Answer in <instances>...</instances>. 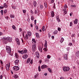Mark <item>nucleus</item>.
<instances>
[{
    "mask_svg": "<svg viewBox=\"0 0 79 79\" xmlns=\"http://www.w3.org/2000/svg\"><path fill=\"white\" fill-rule=\"evenodd\" d=\"M72 7H76V5H72Z\"/></svg>",
    "mask_w": 79,
    "mask_h": 79,
    "instance_id": "e2e57ef3",
    "label": "nucleus"
},
{
    "mask_svg": "<svg viewBox=\"0 0 79 79\" xmlns=\"http://www.w3.org/2000/svg\"><path fill=\"white\" fill-rule=\"evenodd\" d=\"M51 16L52 17H54V16H55V14H54V12L53 11L52 12Z\"/></svg>",
    "mask_w": 79,
    "mask_h": 79,
    "instance_id": "6ab92c4d",
    "label": "nucleus"
},
{
    "mask_svg": "<svg viewBox=\"0 0 79 79\" xmlns=\"http://www.w3.org/2000/svg\"><path fill=\"white\" fill-rule=\"evenodd\" d=\"M5 41L7 40V41H9V42H12V38L8 37L6 39L5 38Z\"/></svg>",
    "mask_w": 79,
    "mask_h": 79,
    "instance_id": "423d86ee",
    "label": "nucleus"
},
{
    "mask_svg": "<svg viewBox=\"0 0 79 79\" xmlns=\"http://www.w3.org/2000/svg\"><path fill=\"white\" fill-rule=\"evenodd\" d=\"M47 65L44 64L41 66V69H45V68H47Z\"/></svg>",
    "mask_w": 79,
    "mask_h": 79,
    "instance_id": "6e6552de",
    "label": "nucleus"
},
{
    "mask_svg": "<svg viewBox=\"0 0 79 79\" xmlns=\"http://www.w3.org/2000/svg\"><path fill=\"white\" fill-rule=\"evenodd\" d=\"M3 6L4 7V8H6L7 7V5L6 4V3H4V6Z\"/></svg>",
    "mask_w": 79,
    "mask_h": 79,
    "instance_id": "4be33fe9",
    "label": "nucleus"
},
{
    "mask_svg": "<svg viewBox=\"0 0 79 79\" xmlns=\"http://www.w3.org/2000/svg\"><path fill=\"white\" fill-rule=\"evenodd\" d=\"M31 20L32 21L33 20H34V16H32L31 17Z\"/></svg>",
    "mask_w": 79,
    "mask_h": 79,
    "instance_id": "c03bdc74",
    "label": "nucleus"
},
{
    "mask_svg": "<svg viewBox=\"0 0 79 79\" xmlns=\"http://www.w3.org/2000/svg\"><path fill=\"white\" fill-rule=\"evenodd\" d=\"M37 21V20H34V23H35V25L36 24V22Z\"/></svg>",
    "mask_w": 79,
    "mask_h": 79,
    "instance_id": "4d7b16f0",
    "label": "nucleus"
},
{
    "mask_svg": "<svg viewBox=\"0 0 79 79\" xmlns=\"http://www.w3.org/2000/svg\"><path fill=\"white\" fill-rule=\"evenodd\" d=\"M37 10H35L34 11V13L35 14H37Z\"/></svg>",
    "mask_w": 79,
    "mask_h": 79,
    "instance_id": "09e8293b",
    "label": "nucleus"
},
{
    "mask_svg": "<svg viewBox=\"0 0 79 79\" xmlns=\"http://www.w3.org/2000/svg\"><path fill=\"white\" fill-rule=\"evenodd\" d=\"M25 38L26 39H28V35H27V34H26L25 36Z\"/></svg>",
    "mask_w": 79,
    "mask_h": 79,
    "instance_id": "f704fd0d",
    "label": "nucleus"
},
{
    "mask_svg": "<svg viewBox=\"0 0 79 79\" xmlns=\"http://www.w3.org/2000/svg\"><path fill=\"white\" fill-rule=\"evenodd\" d=\"M19 30H20V32H21V31H22V29H21V28H19Z\"/></svg>",
    "mask_w": 79,
    "mask_h": 79,
    "instance_id": "680f3d73",
    "label": "nucleus"
},
{
    "mask_svg": "<svg viewBox=\"0 0 79 79\" xmlns=\"http://www.w3.org/2000/svg\"><path fill=\"white\" fill-rule=\"evenodd\" d=\"M10 17L11 18H14V15H10Z\"/></svg>",
    "mask_w": 79,
    "mask_h": 79,
    "instance_id": "864d4df0",
    "label": "nucleus"
},
{
    "mask_svg": "<svg viewBox=\"0 0 79 79\" xmlns=\"http://www.w3.org/2000/svg\"><path fill=\"white\" fill-rule=\"evenodd\" d=\"M72 37H74V34H72Z\"/></svg>",
    "mask_w": 79,
    "mask_h": 79,
    "instance_id": "69168bd1",
    "label": "nucleus"
},
{
    "mask_svg": "<svg viewBox=\"0 0 79 79\" xmlns=\"http://www.w3.org/2000/svg\"><path fill=\"white\" fill-rule=\"evenodd\" d=\"M48 71L50 72V73H52V70L50 68H48Z\"/></svg>",
    "mask_w": 79,
    "mask_h": 79,
    "instance_id": "a878e982",
    "label": "nucleus"
},
{
    "mask_svg": "<svg viewBox=\"0 0 79 79\" xmlns=\"http://www.w3.org/2000/svg\"><path fill=\"white\" fill-rule=\"evenodd\" d=\"M30 12H31V14H32V15H33V14H34V12H33V11L32 10H31Z\"/></svg>",
    "mask_w": 79,
    "mask_h": 79,
    "instance_id": "3c124183",
    "label": "nucleus"
},
{
    "mask_svg": "<svg viewBox=\"0 0 79 79\" xmlns=\"http://www.w3.org/2000/svg\"><path fill=\"white\" fill-rule=\"evenodd\" d=\"M19 62V60H16L15 61V64H18Z\"/></svg>",
    "mask_w": 79,
    "mask_h": 79,
    "instance_id": "b1692460",
    "label": "nucleus"
},
{
    "mask_svg": "<svg viewBox=\"0 0 79 79\" xmlns=\"http://www.w3.org/2000/svg\"><path fill=\"white\" fill-rule=\"evenodd\" d=\"M63 69L64 72H67L70 69L69 67H63Z\"/></svg>",
    "mask_w": 79,
    "mask_h": 79,
    "instance_id": "7ed1b4c3",
    "label": "nucleus"
},
{
    "mask_svg": "<svg viewBox=\"0 0 79 79\" xmlns=\"http://www.w3.org/2000/svg\"><path fill=\"white\" fill-rule=\"evenodd\" d=\"M1 13L2 15H3V10H1Z\"/></svg>",
    "mask_w": 79,
    "mask_h": 79,
    "instance_id": "e433bc0d",
    "label": "nucleus"
},
{
    "mask_svg": "<svg viewBox=\"0 0 79 79\" xmlns=\"http://www.w3.org/2000/svg\"><path fill=\"white\" fill-rule=\"evenodd\" d=\"M6 51L8 53H11V48L8 46H6Z\"/></svg>",
    "mask_w": 79,
    "mask_h": 79,
    "instance_id": "f03ea898",
    "label": "nucleus"
},
{
    "mask_svg": "<svg viewBox=\"0 0 79 79\" xmlns=\"http://www.w3.org/2000/svg\"><path fill=\"white\" fill-rule=\"evenodd\" d=\"M43 50H44V52H47V51H48V49L47 48H44Z\"/></svg>",
    "mask_w": 79,
    "mask_h": 79,
    "instance_id": "f3484780",
    "label": "nucleus"
},
{
    "mask_svg": "<svg viewBox=\"0 0 79 79\" xmlns=\"http://www.w3.org/2000/svg\"><path fill=\"white\" fill-rule=\"evenodd\" d=\"M63 58L64 60H67L68 59V56H67V54H65L64 55Z\"/></svg>",
    "mask_w": 79,
    "mask_h": 79,
    "instance_id": "9b49d317",
    "label": "nucleus"
},
{
    "mask_svg": "<svg viewBox=\"0 0 79 79\" xmlns=\"http://www.w3.org/2000/svg\"><path fill=\"white\" fill-rule=\"evenodd\" d=\"M58 30L59 31H60V30H61V28H60V27H58Z\"/></svg>",
    "mask_w": 79,
    "mask_h": 79,
    "instance_id": "5fc2aeb1",
    "label": "nucleus"
},
{
    "mask_svg": "<svg viewBox=\"0 0 79 79\" xmlns=\"http://www.w3.org/2000/svg\"><path fill=\"white\" fill-rule=\"evenodd\" d=\"M2 77H3V76L2 75L0 76V79H2Z\"/></svg>",
    "mask_w": 79,
    "mask_h": 79,
    "instance_id": "bf43d9fd",
    "label": "nucleus"
},
{
    "mask_svg": "<svg viewBox=\"0 0 79 79\" xmlns=\"http://www.w3.org/2000/svg\"><path fill=\"white\" fill-rule=\"evenodd\" d=\"M32 41L33 42H34L35 44V43H36V41H35V39H32Z\"/></svg>",
    "mask_w": 79,
    "mask_h": 79,
    "instance_id": "c756f323",
    "label": "nucleus"
},
{
    "mask_svg": "<svg viewBox=\"0 0 79 79\" xmlns=\"http://www.w3.org/2000/svg\"><path fill=\"white\" fill-rule=\"evenodd\" d=\"M32 49L33 52H35L36 50H37V47L35 44H34V45L32 46Z\"/></svg>",
    "mask_w": 79,
    "mask_h": 79,
    "instance_id": "20e7f679",
    "label": "nucleus"
},
{
    "mask_svg": "<svg viewBox=\"0 0 79 79\" xmlns=\"http://www.w3.org/2000/svg\"><path fill=\"white\" fill-rule=\"evenodd\" d=\"M16 41H17V42H19V40L18 38H16Z\"/></svg>",
    "mask_w": 79,
    "mask_h": 79,
    "instance_id": "37998d69",
    "label": "nucleus"
},
{
    "mask_svg": "<svg viewBox=\"0 0 79 79\" xmlns=\"http://www.w3.org/2000/svg\"><path fill=\"white\" fill-rule=\"evenodd\" d=\"M40 6L41 10H43V8H44V6L42 5H40Z\"/></svg>",
    "mask_w": 79,
    "mask_h": 79,
    "instance_id": "393cba45",
    "label": "nucleus"
},
{
    "mask_svg": "<svg viewBox=\"0 0 79 79\" xmlns=\"http://www.w3.org/2000/svg\"><path fill=\"white\" fill-rule=\"evenodd\" d=\"M35 54L37 58H39V57L40 56V54H39V52H35Z\"/></svg>",
    "mask_w": 79,
    "mask_h": 79,
    "instance_id": "1a4fd4ad",
    "label": "nucleus"
},
{
    "mask_svg": "<svg viewBox=\"0 0 79 79\" xmlns=\"http://www.w3.org/2000/svg\"><path fill=\"white\" fill-rule=\"evenodd\" d=\"M10 67V63H9L8 64H6V70L8 71L9 70V68Z\"/></svg>",
    "mask_w": 79,
    "mask_h": 79,
    "instance_id": "39448f33",
    "label": "nucleus"
},
{
    "mask_svg": "<svg viewBox=\"0 0 79 79\" xmlns=\"http://www.w3.org/2000/svg\"><path fill=\"white\" fill-rule=\"evenodd\" d=\"M32 61H33V59H31V60L30 63L32 64Z\"/></svg>",
    "mask_w": 79,
    "mask_h": 79,
    "instance_id": "8fccbe9b",
    "label": "nucleus"
},
{
    "mask_svg": "<svg viewBox=\"0 0 79 79\" xmlns=\"http://www.w3.org/2000/svg\"><path fill=\"white\" fill-rule=\"evenodd\" d=\"M45 42L44 47L45 48H47V40H45Z\"/></svg>",
    "mask_w": 79,
    "mask_h": 79,
    "instance_id": "ddd939ff",
    "label": "nucleus"
},
{
    "mask_svg": "<svg viewBox=\"0 0 79 79\" xmlns=\"http://www.w3.org/2000/svg\"><path fill=\"white\" fill-rule=\"evenodd\" d=\"M13 77H14V78H15V79H17V78H18V77H19L18 76V75L16 74H14Z\"/></svg>",
    "mask_w": 79,
    "mask_h": 79,
    "instance_id": "4468645a",
    "label": "nucleus"
},
{
    "mask_svg": "<svg viewBox=\"0 0 79 79\" xmlns=\"http://www.w3.org/2000/svg\"><path fill=\"white\" fill-rule=\"evenodd\" d=\"M60 79H64V78L63 77H61L60 78Z\"/></svg>",
    "mask_w": 79,
    "mask_h": 79,
    "instance_id": "774afa93",
    "label": "nucleus"
},
{
    "mask_svg": "<svg viewBox=\"0 0 79 79\" xmlns=\"http://www.w3.org/2000/svg\"><path fill=\"white\" fill-rule=\"evenodd\" d=\"M12 7L13 9H16V6H12Z\"/></svg>",
    "mask_w": 79,
    "mask_h": 79,
    "instance_id": "49530a36",
    "label": "nucleus"
},
{
    "mask_svg": "<svg viewBox=\"0 0 79 79\" xmlns=\"http://www.w3.org/2000/svg\"><path fill=\"white\" fill-rule=\"evenodd\" d=\"M35 35H36V37H39V33H36Z\"/></svg>",
    "mask_w": 79,
    "mask_h": 79,
    "instance_id": "bb28decb",
    "label": "nucleus"
},
{
    "mask_svg": "<svg viewBox=\"0 0 79 79\" xmlns=\"http://www.w3.org/2000/svg\"><path fill=\"white\" fill-rule=\"evenodd\" d=\"M44 30H45V27H44V26H43L42 28V31H44Z\"/></svg>",
    "mask_w": 79,
    "mask_h": 79,
    "instance_id": "72a5a7b5",
    "label": "nucleus"
},
{
    "mask_svg": "<svg viewBox=\"0 0 79 79\" xmlns=\"http://www.w3.org/2000/svg\"><path fill=\"white\" fill-rule=\"evenodd\" d=\"M44 5L45 8H47V6H48L47 4L46 3H44Z\"/></svg>",
    "mask_w": 79,
    "mask_h": 79,
    "instance_id": "7c9ffc66",
    "label": "nucleus"
},
{
    "mask_svg": "<svg viewBox=\"0 0 79 79\" xmlns=\"http://www.w3.org/2000/svg\"><path fill=\"white\" fill-rule=\"evenodd\" d=\"M56 20H57L58 22H60V19L59 18V16L57 15L56 17Z\"/></svg>",
    "mask_w": 79,
    "mask_h": 79,
    "instance_id": "2eb2a0df",
    "label": "nucleus"
},
{
    "mask_svg": "<svg viewBox=\"0 0 79 79\" xmlns=\"http://www.w3.org/2000/svg\"><path fill=\"white\" fill-rule=\"evenodd\" d=\"M38 70L40 72V71H41V69H40V66H39L38 67Z\"/></svg>",
    "mask_w": 79,
    "mask_h": 79,
    "instance_id": "473e14b6",
    "label": "nucleus"
},
{
    "mask_svg": "<svg viewBox=\"0 0 79 79\" xmlns=\"http://www.w3.org/2000/svg\"><path fill=\"white\" fill-rule=\"evenodd\" d=\"M73 26V23H72V22H71L70 23V26Z\"/></svg>",
    "mask_w": 79,
    "mask_h": 79,
    "instance_id": "ea45409f",
    "label": "nucleus"
},
{
    "mask_svg": "<svg viewBox=\"0 0 79 79\" xmlns=\"http://www.w3.org/2000/svg\"><path fill=\"white\" fill-rule=\"evenodd\" d=\"M13 70L15 71H18L19 69V68L18 66H14L13 68Z\"/></svg>",
    "mask_w": 79,
    "mask_h": 79,
    "instance_id": "0eeeda50",
    "label": "nucleus"
},
{
    "mask_svg": "<svg viewBox=\"0 0 79 79\" xmlns=\"http://www.w3.org/2000/svg\"><path fill=\"white\" fill-rule=\"evenodd\" d=\"M47 58H48V59H50V56L49 55H48L47 56Z\"/></svg>",
    "mask_w": 79,
    "mask_h": 79,
    "instance_id": "4c0bfd02",
    "label": "nucleus"
},
{
    "mask_svg": "<svg viewBox=\"0 0 79 79\" xmlns=\"http://www.w3.org/2000/svg\"><path fill=\"white\" fill-rule=\"evenodd\" d=\"M39 50L40 52H41V53H42V48H39Z\"/></svg>",
    "mask_w": 79,
    "mask_h": 79,
    "instance_id": "cd10ccee",
    "label": "nucleus"
},
{
    "mask_svg": "<svg viewBox=\"0 0 79 79\" xmlns=\"http://www.w3.org/2000/svg\"><path fill=\"white\" fill-rule=\"evenodd\" d=\"M3 8H4L3 6H0V9H3Z\"/></svg>",
    "mask_w": 79,
    "mask_h": 79,
    "instance_id": "de8ad7c7",
    "label": "nucleus"
},
{
    "mask_svg": "<svg viewBox=\"0 0 79 79\" xmlns=\"http://www.w3.org/2000/svg\"><path fill=\"white\" fill-rule=\"evenodd\" d=\"M37 76H38V75H36L35 76V77H37Z\"/></svg>",
    "mask_w": 79,
    "mask_h": 79,
    "instance_id": "338daca9",
    "label": "nucleus"
},
{
    "mask_svg": "<svg viewBox=\"0 0 79 79\" xmlns=\"http://www.w3.org/2000/svg\"><path fill=\"white\" fill-rule=\"evenodd\" d=\"M77 21L78 20L77 19H76L75 21H74V24H77Z\"/></svg>",
    "mask_w": 79,
    "mask_h": 79,
    "instance_id": "dca6fc26",
    "label": "nucleus"
},
{
    "mask_svg": "<svg viewBox=\"0 0 79 79\" xmlns=\"http://www.w3.org/2000/svg\"><path fill=\"white\" fill-rule=\"evenodd\" d=\"M15 56L17 58H18V54H17V53H15Z\"/></svg>",
    "mask_w": 79,
    "mask_h": 79,
    "instance_id": "79ce46f5",
    "label": "nucleus"
},
{
    "mask_svg": "<svg viewBox=\"0 0 79 79\" xmlns=\"http://www.w3.org/2000/svg\"><path fill=\"white\" fill-rule=\"evenodd\" d=\"M64 7L65 8H67V5H66V4H65L64 6Z\"/></svg>",
    "mask_w": 79,
    "mask_h": 79,
    "instance_id": "052dcab7",
    "label": "nucleus"
},
{
    "mask_svg": "<svg viewBox=\"0 0 79 79\" xmlns=\"http://www.w3.org/2000/svg\"><path fill=\"white\" fill-rule=\"evenodd\" d=\"M33 6L34 8H36L37 6V2L36 1H34L33 3Z\"/></svg>",
    "mask_w": 79,
    "mask_h": 79,
    "instance_id": "9d476101",
    "label": "nucleus"
},
{
    "mask_svg": "<svg viewBox=\"0 0 79 79\" xmlns=\"http://www.w3.org/2000/svg\"><path fill=\"white\" fill-rule=\"evenodd\" d=\"M50 37H51V35H50V33H48V37H49V38H50Z\"/></svg>",
    "mask_w": 79,
    "mask_h": 79,
    "instance_id": "603ef678",
    "label": "nucleus"
},
{
    "mask_svg": "<svg viewBox=\"0 0 79 79\" xmlns=\"http://www.w3.org/2000/svg\"><path fill=\"white\" fill-rule=\"evenodd\" d=\"M6 19L8 20V16H7L6 17Z\"/></svg>",
    "mask_w": 79,
    "mask_h": 79,
    "instance_id": "0e129e2a",
    "label": "nucleus"
},
{
    "mask_svg": "<svg viewBox=\"0 0 79 79\" xmlns=\"http://www.w3.org/2000/svg\"><path fill=\"white\" fill-rule=\"evenodd\" d=\"M30 61H31V59L30 58H28L27 61V63H29L30 62Z\"/></svg>",
    "mask_w": 79,
    "mask_h": 79,
    "instance_id": "aec40b11",
    "label": "nucleus"
},
{
    "mask_svg": "<svg viewBox=\"0 0 79 79\" xmlns=\"http://www.w3.org/2000/svg\"><path fill=\"white\" fill-rule=\"evenodd\" d=\"M17 43L18 45H20V42H19V41L17 42Z\"/></svg>",
    "mask_w": 79,
    "mask_h": 79,
    "instance_id": "a18cd8bd",
    "label": "nucleus"
},
{
    "mask_svg": "<svg viewBox=\"0 0 79 79\" xmlns=\"http://www.w3.org/2000/svg\"><path fill=\"white\" fill-rule=\"evenodd\" d=\"M28 56V55L27 54H25L23 57V58L24 59H26L27 57Z\"/></svg>",
    "mask_w": 79,
    "mask_h": 79,
    "instance_id": "f8f14e48",
    "label": "nucleus"
},
{
    "mask_svg": "<svg viewBox=\"0 0 79 79\" xmlns=\"http://www.w3.org/2000/svg\"><path fill=\"white\" fill-rule=\"evenodd\" d=\"M23 13H26V10H23Z\"/></svg>",
    "mask_w": 79,
    "mask_h": 79,
    "instance_id": "6e6d98bb",
    "label": "nucleus"
},
{
    "mask_svg": "<svg viewBox=\"0 0 79 79\" xmlns=\"http://www.w3.org/2000/svg\"><path fill=\"white\" fill-rule=\"evenodd\" d=\"M18 52L19 53H21V54H24V53L25 54V53H26L27 52V49H25L24 50L19 51Z\"/></svg>",
    "mask_w": 79,
    "mask_h": 79,
    "instance_id": "f257e3e1",
    "label": "nucleus"
},
{
    "mask_svg": "<svg viewBox=\"0 0 79 79\" xmlns=\"http://www.w3.org/2000/svg\"><path fill=\"white\" fill-rule=\"evenodd\" d=\"M69 46H71V45L73 46V44H72L71 43H69Z\"/></svg>",
    "mask_w": 79,
    "mask_h": 79,
    "instance_id": "58836bf2",
    "label": "nucleus"
},
{
    "mask_svg": "<svg viewBox=\"0 0 79 79\" xmlns=\"http://www.w3.org/2000/svg\"><path fill=\"white\" fill-rule=\"evenodd\" d=\"M28 35L30 37V36H31V35H32V33H31V31H28Z\"/></svg>",
    "mask_w": 79,
    "mask_h": 79,
    "instance_id": "a211bd4d",
    "label": "nucleus"
},
{
    "mask_svg": "<svg viewBox=\"0 0 79 79\" xmlns=\"http://www.w3.org/2000/svg\"><path fill=\"white\" fill-rule=\"evenodd\" d=\"M57 32H58L57 30H56V31H55L54 32V34H57Z\"/></svg>",
    "mask_w": 79,
    "mask_h": 79,
    "instance_id": "2f4dec72",
    "label": "nucleus"
},
{
    "mask_svg": "<svg viewBox=\"0 0 79 79\" xmlns=\"http://www.w3.org/2000/svg\"><path fill=\"white\" fill-rule=\"evenodd\" d=\"M12 27L13 29H16V27H15V25H13Z\"/></svg>",
    "mask_w": 79,
    "mask_h": 79,
    "instance_id": "c9c22d12",
    "label": "nucleus"
},
{
    "mask_svg": "<svg viewBox=\"0 0 79 79\" xmlns=\"http://www.w3.org/2000/svg\"><path fill=\"white\" fill-rule=\"evenodd\" d=\"M63 41H64V39H63V38H61V40H60V42H61V43H63Z\"/></svg>",
    "mask_w": 79,
    "mask_h": 79,
    "instance_id": "5701e85b",
    "label": "nucleus"
},
{
    "mask_svg": "<svg viewBox=\"0 0 79 79\" xmlns=\"http://www.w3.org/2000/svg\"><path fill=\"white\" fill-rule=\"evenodd\" d=\"M63 10L64 13V14L65 15H66L67 14V10L66 9H64Z\"/></svg>",
    "mask_w": 79,
    "mask_h": 79,
    "instance_id": "412c9836",
    "label": "nucleus"
},
{
    "mask_svg": "<svg viewBox=\"0 0 79 79\" xmlns=\"http://www.w3.org/2000/svg\"><path fill=\"white\" fill-rule=\"evenodd\" d=\"M6 13H7V10H6L4 11V15H6Z\"/></svg>",
    "mask_w": 79,
    "mask_h": 79,
    "instance_id": "c85d7f7f",
    "label": "nucleus"
},
{
    "mask_svg": "<svg viewBox=\"0 0 79 79\" xmlns=\"http://www.w3.org/2000/svg\"><path fill=\"white\" fill-rule=\"evenodd\" d=\"M35 27L37 30H38V29H39V27H38L37 26H36Z\"/></svg>",
    "mask_w": 79,
    "mask_h": 79,
    "instance_id": "a19ab883",
    "label": "nucleus"
},
{
    "mask_svg": "<svg viewBox=\"0 0 79 79\" xmlns=\"http://www.w3.org/2000/svg\"><path fill=\"white\" fill-rule=\"evenodd\" d=\"M54 1H55V0H51V3H54Z\"/></svg>",
    "mask_w": 79,
    "mask_h": 79,
    "instance_id": "13d9d810",
    "label": "nucleus"
}]
</instances>
